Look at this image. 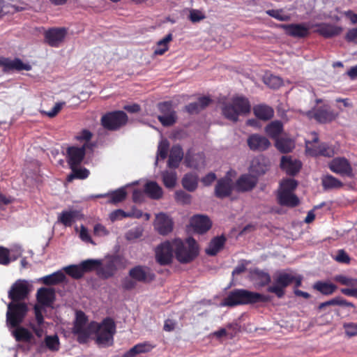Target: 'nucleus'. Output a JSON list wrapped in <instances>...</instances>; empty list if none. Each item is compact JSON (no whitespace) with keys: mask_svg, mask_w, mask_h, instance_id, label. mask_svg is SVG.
I'll return each instance as SVG.
<instances>
[{"mask_svg":"<svg viewBox=\"0 0 357 357\" xmlns=\"http://www.w3.org/2000/svg\"><path fill=\"white\" fill-rule=\"evenodd\" d=\"M305 114L309 118H314L317 121L321 123L331 122L337 117L335 114L328 104L317 106L312 110L307 111Z\"/></svg>","mask_w":357,"mask_h":357,"instance_id":"nucleus-9","label":"nucleus"},{"mask_svg":"<svg viewBox=\"0 0 357 357\" xmlns=\"http://www.w3.org/2000/svg\"><path fill=\"white\" fill-rule=\"evenodd\" d=\"M38 302L44 306H50L54 301L55 293L54 289L42 287L37 291Z\"/></svg>","mask_w":357,"mask_h":357,"instance_id":"nucleus-26","label":"nucleus"},{"mask_svg":"<svg viewBox=\"0 0 357 357\" xmlns=\"http://www.w3.org/2000/svg\"><path fill=\"white\" fill-rule=\"evenodd\" d=\"M225 243V238L224 236L215 237L206 249V254L210 256L215 255L223 248Z\"/></svg>","mask_w":357,"mask_h":357,"instance_id":"nucleus-31","label":"nucleus"},{"mask_svg":"<svg viewBox=\"0 0 357 357\" xmlns=\"http://www.w3.org/2000/svg\"><path fill=\"white\" fill-rule=\"evenodd\" d=\"M65 279V275L61 272H55L52 274L44 276L41 278V280L45 284H55L59 282H61L63 281Z\"/></svg>","mask_w":357,"mask_h":357,"instance_id":"nucleus-43","label":"nucleus"},{"mask_svg":"<svg viewBox=\"0 0 357 357\" xmlns=\"http://www.w3.org/2000/svg\"><path fill=\"white\" fill-rule=\"evenodd\" d=\"M267 301V297L259 293L238 289L230 291L222 303V306L233 307L252 304Z\"/></svg>","mask_w":357,"mask_h":357,"instance_id":"nucleus-3","label":"nucleus"},{"mask_svg":"<svg viewBox=\"0 0 357 357\" xmlns=\"http://www.w3.org/2000/svg\"><path fill=\"white\" fill-rule=\"evenodd\" d=\"M72 173L68 176V181H72L75 178L84 179L88 177L89 172L86 168H77L76 166L70 167Z\"/></svg>","mask_w":357,"mask_h":357,"instance_id":"nucleus-44","label":"nucleus"},{"mask_svg":"<svg viewBox=\"0 0 357 357\" xmlns=\"http://www.w3.org/2000/svg\"><path fill=\"white\" fill-rule=\"evenodd\" d=\"M129 275L132 279L142 282H148L154 278L151 269L142 266H137L130 269Z\"/></svg>","mask_w":357,"mask_h":357,"instance_id":"nucleus-15","label":"nucleus"},{"mask_svg":"<svg viewBox=\"0 0 357 357\" xmlns=\"http://www.w3.org/2000/svg\"><path fill=\"white\" fill-rule=\"evenodd\" d=\"M173 36L172 33L167 34L165 38L160 40L154 50L156 55H162L168 50V43L172 40Z\"/></svg>","mask_w":357,"mask_h":357,"instance_id":"nucleus-41","label":"nucleus"},{"mask_svg":"<svg viewBox=\"0 0 357 357\" xmlns=\"http://www.w3.org/2000/svg\"><path fill=\"white\" fill-rule=\"evenodd\" d=\"M232 188V180L228 176L222 178L218 180L215 185V195L220 198L227 197L231 192Z\"/></svg>","mask_w":357,"mask_h":357,"instance_id":"nucleus-23","label":"nucleus"},{"mask_svg":"<svg viewBox=\"0 0 357 357\" xmlns=\"http://www.w3.org/2000/svg\"><path fill=\"white\" fill-rule=\"evenodd\" d=\"M333 280L342 285L351 287H357V279L349 277L343 274L335 275L333 277Z\"/></svg>","mask_w":357,"mask_h":357,"instance_id":"nucleus-45","label":"nucleus"},{"mask_svg":"<svg viewBox=\"0 0 357 357\" xmlns=\"http://www.w3.org/2000/svg\"><path fill=\"white\" fill-rule=\"evenodd\" d=\"M185 165L190 168L199 169L205 167V157L202 153H188L185 158Z\"/></svg>","mask_w":357,"mask_h":357,"instance_id":"nucleus-25","label":"nucleus"},{"mask_svg":"<svg viewBox=\"0 0 357 357\" xmlns=\"http://www.w3.org/2000/svg\"><path fill=\"white\" fill-rule=\"evenodd\" d=\"M252 278L255 285L258 287H262L268 284L271 280V278L268 273L259 269L254 270Z\"/></svg>","mask_w":357,"mask_h":357,"instance_id":"nucleus-30","label":"nucleus"},{"mask_svg":"<svg viewBox=\"0 0 357 357\" xmlns=\"http://www.w3.org/2000/svg\"><path fill=\"white\" fill-rule=\"evenodd\" d=\"M264 82L272 89H278L282 85V79L280 77L273 75H266L264 77Z\"/></svg>","mask_w":357,"mask_h":357,"instance_id":"nucleus-48","label":"nucleus"},{"mask_svg":"<svg viewBox=\"0 0 357 357\" xmlns=\"http://www.w3.org/2000/svg\"><path fill=\"white\" fill-rule=\"evenodd\" d=\"M344 328L347 335L349 337L357 335V324L348 323L344 324Z\"/></svg>","mask_w":357,"mask_h":357,"instance_id":"nucleus-62","label":"nucleus"},{"mask_svg":"<svg viewBox=\"0 0 357 357\" xmlns=\"http://www.w3.org/2000/svg\"><path fill=\"white\" fill-rule=\"evenodd\" d=\"M142 235V229L140 227L133 228L127 233L126 238L128 240H133L139 238Z\"/></svg>","mask_w":357,"mask_h":357,"instance_id":"nucleus-63","label":"nucleus"},{"mask_svg":"<svg viewBox=\"0 0 357 357\" xmlns=\"http://www.w3.org/2000/svg\"><path fill=\"white\" fill-rule=\"evenodd\" d=\"M314 289L319 291L321 294L324 295H331L337 289V287L331 283L318 281L315 282L313 285Z\"/></svg>","mask_w":357,"mask_h":357,"instance_id":"nucleus-38","label":"nucleus"},{"mask_svg":"<svg viewBox=\"0 0 357 357\" xmlns=\"http://www.w3.org/2000/svg\"><path fill=\"white\" fill-rule=\"evenodd\" d=\"M78 212L76 211H63L58 215V222L66 227H70L75 222Z\"/></svg>","mask_w":357,"mask_h":357,"instance_id":"nucleus-34","label":"nucleus"},{"mask_svg":"<svg viewBox=\"0 0 357 357\" xmlns=\"http://www.w3.org/2000/svg\"><path fill=\"white\" fill-rule=\"evenodd\" d=\"M0 68L4 73H8L10 71H21V70H30L31 66L30 64L24 63L20 59H11L6 57H0Z\"/></svg>","mask_w":357,"mask_h":357,"instance_id":"nucleus-13","label":"nucleus"},{"mask_svg":"<svg viewBox=\"0 0 357 357\" xmlns=\"http://www.w3.org/2000/svg\"><path fill=\"white\" fill-rule=\"evenodd\" d=\"M128 121L126 114L123 111L109 112L101 119L102 125L108 130H117L124 126Z\"/></svg>","mask_w":357,"mask_h":357,"instance_id":"nucleus-10","label":"nucleus"},{"mask_svg":"<svg viewBox=\"0 0 357 357\" xmlns=\"http://www.w3.org/2000/svg\"><path fill=\"white\" fill-rule=\"evenodd\" d=\"M172 246L176 259L181 264L192 261L199 254L197 243L190 237L185 241L175 239L172 241Z\"/></svg>","mask_w":357,"mask_h":357,"instance_id":"nucleus-4","label":"nucleus"},{"mask_svg":"<svg viewBox=\"0 0 357 357\" xmlns=\"http://www.w3.org/2000/svg\"><path fill=\"white\" fill-rule=\"evenodd\" d=\"M79 236L82 241L86 243H90L91 244H95L93 240L91 239L89 232L88 229L83 225L80 227V230L79 232Z\"/></svg>","mask_w":357,"mask_h":357,"instance_id":"nucleus-61","label":"nucleus"},{"mask_svg":"<svg viewBox=\"0 0 357 357\" xmlns=\"http://www.w3.org/2000/svg\"><path fill=\"white\" fill-rule=\"evenodd\" d=\"M14 250L0 247V264L7 265L11 261V253Z\"/></svg>","mask_w":357,"mask_h":357,"instance_id":"nucleus-56","label":"nucleus"},{"mask_svg":"<svg viewBox=\"0 0 357 357\" xmlns=\"http://www.w3.org/2000/svg\"><path fill=\"white\" fill-rule=\"evenodd\" d=\"M84 147L70 146L67 149V161L70 167L79 165L84 159L86 153Z\"/></svg>","mask_w":357,"mask_h":357,"instance_id":"nucleus-17","label":"nucleus"},{"mask_svg":"<svg viewBox=\"0 0 357 357\" xmlns=\"http://www.w3.org/2000/svg\"><path fill=\"white\" fill-rule=\"evenodd\" d=\"M321 183L325 190L338 189L343 186L342 182L331 175L323 176Z\"/></svg>","mask_w":357,"mask_h":357,"instance_id":"nucleus-36","label":"nucleus"},{"mask_svg":"<svg viewBox=\"0 0 357 357\" xmlns=\"http://www.w3.org/2000/svg\"><path fill=\"white\" fill-rule=\"evenodd\" d=\"M280 166L287 174L295 175L299 172L301 162L298 160L292 159L290 156H282Z\"/></svg>","mask_w":357,"mask_h":357,"instance_id":"nucleus-24","label":"nucleus"},{"mask_svg":"<svg viewBox=\"0 0 357 357\" xmlns=\"http://www.w3.org/2000/svg\"><path fill=\"white\" fill-rule=\"evenodd\" d=\"M154 226L160 234L166 235L172 231L173 221L167 214L160 213L155 217Z\"/></svg>","mask_w":357,"mask_h":357,"instance_id":"nucleus-16","label":"nucleus"},{"mask_svg":"<svg viewBox=\"0 0 357 357\" xmlns=\"http://www.w3.org/2000/svg\"><path fill=\"white\" fill-rule=\"evenodd\" d=\"M190 225L197 232L202 234L211 228V222L206 215H197L191 218Z\"/></svg>","mask_w":357,"mask_h":357,"instance_id":"nucleus-22","label":"nucleus"},{"mask_svg":"<svg viewBox=\"0 0 357 357\" xmlns=\"http://www.w3.org/2000/svg\"><path fill=\"white\" fill-rule=\"evenodd\" d=\"M257 178L256 176L250 174L242 175L236 183V188L238 192L251 190L257 184Z\"/></svg>","mask_w":357,"mask_h":357,"instance_id":"nucleus-20","label":"nucleus"},{"mask_svg":"<svg viewBox=\"0 0 357 357\" xmlns=\"http://www.w3.org/2000/svg\"><path fill=\"white\" fill-rule=\"evenodd\" d=\"M182 185L188 191H195L198 185V176L193 173L186 174L182 179Z\"/></svg>","mask_w":357,"mask_h":357,"instance_id":"nucleus-32","label":"nucleus"},{"mask_svg":"<svg viewBox=\"0 0 357 357\" xmlns=\"http://www.w3.org/2000/svg\"><path fill=\"white\" fill-rule=\"evenodd\" d=\"M206 17L204 13L199 10L192 9L190 10L189 19L193 22H199Z\"/></svg>","mask_w":357,"mask_h":357,"instance_id":"nucleus-57","label":"nucleus"},{"mask_svg":"<svg viewBox=\"0 0 357 357\" xmlns=\"http://www.w3.org/2000/svg\"><path fill=\"white\" fill-rule=\"evenodd\" d=\"M31 285L26 280H18L11 287L8 292V297L12 301L24 299L30 291Z\"/></svg>","mask_w":357,"mask_h":357,"instance_id":"nucleus-14","label":"nucleus"},{"mask_svg":"<svg viewBox=\"0 0 357 357\" xmlns=\"http://www.w3.org/2000/svg\"><path fill=\"white\" fill-rule=\"evenodd\" d=\"M91 137L92 134L90 131L87 130H83L76 136V139L80 142L83 143L82 147H84L85 149H91V144H90L89 141Z\"/></svg>","mask_w":357,"mask_h":357,"instance_id":"nucleus-51","label":"nucleus"},{"mask_svg":"<svg viewBox=\"0 0 357 357\" xmlns=\"http://www.w3.org/2000/svg\"><path fill=\"white\" fill-rule=\"evenodd\" d=\"M65 271L67 274L72 276L74 278L78 279L83 275V271L81 266L71 265L65 268Z\"/></svg>","mask_w":357,"mask_h":357,"instance_id":"nucleus-54","label":"nucleus"},{"mask_svg":"<svg viewBox=\"0 0 357 357\" xmlns=\"http://www.w3.org/2000/svg\"><path fill=\"white\" fill-rule=\"evenodd\" d=\"M158 120L164 126H171L175 123L176 121V112L169 113L167 115H159Z\"/></svg>","mask_w":357,"mask_h":357,"instance_id":"nucleus-53","label":"nucleus"},{"mask_svg":"<svg viewBox=\"0 0 357 357\" xmlns=\"http://www.w3.org/2000/svg\"><path fill=\"white\" fill-rule=\"evenodd\" d=\"M345 39L348 42L357 44V28L349 29L345 36Z\"/></svg>","mask_w":357,"mask_h":357,"instance_id":"nucleus-64","label":"nucleus"},{"mask_svg":"<svg viewBox=\"0 0 357 357\" xmlns=\"http://www.w3.org/2000/svg\"><path fill=\"white\" fill-rule=\"evenodd\" d=\"M152 349L149 344H138L131 348L128 351L124 354L122 357H135L138 354L146 353Z\"/></svg>","mask_w":357,"mask_h":357,"instance_id":"nucleus-40","label":"nucleus"},{"mask_svg":"<svg viewBox=\"0 0 357 357\" xmlns=\"http://www.w3.org/2000/svg\"><path fill=\"white\" fill-rule=\"evenodd\" d=\"M282 129V123L279 121H274L269 123L265 130L269 137L277 139H279L278 136L281 134Z\"/></svg>","mask_w":357,"mask_h":357,"instance_id":"nucleus-37","label":"nucleus"},{"mask_svg":"<svg viewBox=\"0 0 357 357\" xmlns=\"http://www.w3.org/2000/svg\"><path fill=\"white\" fill-rule=\"evenodd\" d=\"M315 31L325 38H333L339 36L343 28L330 23H320L315 25Z\"/></svg>","mask_w":357,"mask_h":357,"instance_id":"nucleus-18","label":"nucleus"},{"mask_svg":"<svg viewBox=\"0 0 357 357\" xmlns=\"http://www.w3.org/2000/svg\"><path fill=\"white\" fill-rule=\"evenodd\" d=\"M275 146L282 153H289L294 148V142L291 139L279 138L275 141Z\"/></svg>","mask_w":357,"mask_h":357,"instance_id":"nucleus-39","label":"nucleus"},{"mask_svg":"<svg viewBox=\"0 0 357 357\" xmlns=\"http://www.w3.org/2000/svg\"><path fill=\"white\" fill-rule=\"evenodd\" d=\"M13 335L18 342H29L31 340L32 334L25 328L18 327L13 331Z\"/></svg>","mask_w":357,"mask_h":357,"instance_id":"nucleus-42","label":"nucleus"},{"mask_svg":"<svg viewBox=\"0 0 357 357\" xmlns=\"http://www.w3.org/2000/svg\"><path fill=\"white\" fill-rule=\"evenodd\" d=\"M73 331L77 336V341L79 343H86L91 334L96 333V342L98 344L109 346L113 344L116 325L110 318L105 319L101 324L94 321L87 324L85 314L82 311H78L76 312Z\"/></svg>","mask_w":357,"mask_h":357,"instance_id":"nucleus-1","label":"nucleus"},{"mask_svg":"<svg viewBox=\"0 0 357 357\" xmlns=\"http://www.w3.org/2000/svg\"><path fill=\"white\" fill-rule=\"evenodd\" d=\"M175 198L181 204H188L190 202L191 196L184 191L179 190L176 192Z\"/></svg>","mask_w":357,"mask_h":357,"instance_id":"nucleus-58","label":"nucleus"},{"mask_svg":"<svg viewBox=\"0 0 357 357\" xmlns=\"http://www.w3.org/2000/svg\"><path fill=\"white\" fill-rule=\"evenodd\" d=\"M266 13L280 21H288L291 19V15L289 13H287L283 9H272V10H268L266 11Z\"/></svg>","mask_w":357,"mask_h":357,"instance_id":"nucleus-49","label":"nucleus"},{"mask_svg":"<svg viewBox=\"0 0 357 357\" xmlns=\"http://www.w3.org/2000/svg\"><path fill=\"white\" fill-rule=\"evenodd\" d=\"M46 347L52 351H57L59 349V340L57 335H47L45 337Z\"/></svg>","mask_w":357,"mask_h":357,"instance_id":"nucleus-50","label":"nucleus"},{"mask_svg":"<svg viewBox=\"0 0 357 357\" xmlns=\"http://www.w3.org/2000/svg\"><path fill=\"white\" fill-rule=\"evenodd\" d=\"M169 144L167 139H162L160 142L159 143L158 147V155H157V159L155 160V165L158 164V158H160L161 159L164 160L168 153Z\"/></svg>","mask_w":357,"mask_h":357,"instance_id":"nucleus-52","label":"nucleus"},{"mask_svg":"<svg viewBox=\"0 0 357 357\" xmlns=\"http://www.w3.org/2000/svg\"><path fill=\"white\" fill-rule=\"evenodd\" d=\"M312 142H305V151L306 153L312 156L323 155L325 157H333L335 154L334 149L326 144H321L319 145L313 144H317L318 142V136L315 132L311 134Z\"/></svg>","mask_w":357,"mask_h":357,"instance_id":"nucleus-8","label":"nucleus"},{"mask_svg":"<svg viewBox=\"0 0 357 357\" xmlns=\"http://www.w3.org/2000/svg\"><path fill=\"white\" fill-rule=\"evenodd\" d=\"M101 264V261L98 259H87L82 261L80 266L82 268L83 272L89 271L94 269Z\"/></svg>","mask_w":357,"mask_h":357,"instance_id":"nucleus-55","label":"nucleus"},{"mask_svg":"<svg viewBox=\"0 0 357 357\" xmlns=\"http://www.w3.org/2000/svg\"><path fill=\"white\" fill-rule=\"evenodd\" d=\"M164 185L169 188H174L176 183V174L174 171H165L162 173Z\"/></svg>","mask_w":357,"mask_h":357,"instance_id":"nucleus-46","label":"nucleus"},{"mask_svg":"<svg viewBox=\"0 0 357 357\" xmlns=\"http://www.w3.org/2000/svg\"><path fill=\"white\" fill-rule=\"evenodd\" d=\"M130 215L128 212H125L121 209H117L112 212L109 215V218L112 222L118 220H121L124 218H128Z\"/></svg>","mask_w":357,"mask_h":357,"instance_id":"nucleus-59","label":"nucleus"},{"mask_svg":"<svg viewBox=\"0 0 357 357\" xmlns=\"http://www.w3.org/2000/svg\"><path fill=\"white\" fill-rule=\"evenodd\" d=\"M331 305H340V306H353L352 303L347 302L346 300L343 299L341 297H335L332 298L328 301L321 303L319 305V308L320 310Z\"/></svg>","mask_w":357,"mask_h":357,"instance_id":"nucleus-47","label":"nucleus"},{"mask_svg":"<svg viewBox=\"0 0 357 357\" xmlns=\"http://www.w3.org/2000/svg\"><path fill=\"white\" fill-rule=\"evenodd\" d=\"M253 111L258 119L264 121L269 120L274 114L273 108L266 105H256L254 107Z\"/></svg>","mask_w":357,"mask_h":357,"instance_id":"nucleus-29","label":"nucleus"},{"mask_svg":"<svg viewBox=\"0 0 357 357\" xmlns=\"http://www.w3.org/2000/svg\"><path fill=\"white\" fill-rule=\"evenodd\" d=\"M66 35L64 28L51 29L45 33L46 42L52 47H58Z\"/></svg>","mask_w":357,"mask_h":357,"instance_id":"nucleus-19","label":"nucleus"},{"mask_svg":"<svg viewBox=\"0 0 357 357\" xmlns=\"http://www.w3.org/2000/svg\"><path fill=\"white\" fill-rule=\"evenodd\" d=\"M173 252L172 241H165L161 243L155 250L157 262L162 266L169 264L173 259Z\"/></svg>","mask_w":357,"mask_h":357,"instance_id":"nucleus-12","label":"nucleus"},{"mask_svg":"<svg viewBox=\"0 0 357 357\" xmlns=\"http://www.w3.org/2000/svg\"><path fill=\"white\" fill-rule=\"evenodd\" d=\"M222 115L228 120L236 122L239 116H245L251 110L249 100L243 96H234L220 103Z\"/></svg>","mask_w":357,"mask_h":357,"instance_id":"nucleus-2","label":"nucleus"},{"mask_svg":"<svg viewBox=\"0 0 357 357\" xmlns=\"http://www.w3.org/2000/svg\"><path fill=\"white\" fill-rule=\"evenodd\" d=\"M109 197V200L108 203L111 204H117L123 202L126 197V192L124 188H119L116 190L112 192L111 193L105 194V195H98L96 197Z\"/></svg>","mask_w":357,"mask_h":357,"instance_id":"nucleus-33","label":"nucleus"},{"mask_svg":"<svg viewBox=\"0 0 357 357\" xmlns=\"http://www.w3.org/2000/svg\"><path fill=\"white\" fill-rule=\"evenodd\" d=\"M248 144L250 149L261 151L267 149L271 143L266 137L253 134L248 137Z\"/></svg>","mask_w":357,"mask_h":357,"instance_id":"nucleus-21","label":"nucleus"},{"mask_svg":"<svg viewBox=\"0 0 357 357\" xmlns=\"http://www.w3.org/2000/svg\"><path fill=\"white\" fill-rule=\"evenodd\" d=\"M145 192L152 199H159L162 195V188L156 182L150 181L146 183L144 186Z\"/></svg>","mask_w":357,"mask_h":357,"instance_id":"nucleus-35","label":"nucleus"},{"mask_svg":"<svg viewBox=\"0 0 357 357\" xmlns=\"http://www.w3.org/2000/svg\"><path fill=\"white\" fill-rule=\"evenodd\" d=\"M158 109L160 110V112L161 113L160 115H167V114H169V113L176 112L173 109L172 104L168 102L159 103Z\"/></svg>","mask_w":357,"mask_h":357,"instance_id":"nucleus-60","label":"nucleus"},{"mask_svg":"<svg viewBox=\"0 0 357 357\" xmlns=\"http://www.w3.org/2000/svg\"><path fill=\"white\" fill-rule=\"evenodd\" d=\"M183 158V152L181 147L178 145L174 146L170 151V154L168 160L169 167H178Z\"/></svg>","mask_w":357,"mask_h":357,"instance_id":"nucleus-27","label":"nucleus"},{"mask_svg":"<svg viewBox=\"0 0 357 357\" xmlns=\"http://www.w3.org/2000/svg\"><path fill=\"white\" fill-rule=\"evenodd\" d=\"M29 308L23 301H15L8 304L6 312L7 325L12 328L17 327L25 318Z\"/></svg>","mask_w":357,"mask_h":357,"instance_id":"nucleus-7","label":"nucleus"},{"mask_svg":"<svg viewBox=\"0 0 357 357\" xmlns=\"http://www.w3.org/2000/svg\"><path fill=\"white\" fill-rule=\"evenodd\" d=\"M293 282H295V289L301 285L302 277H296L285 272H281L273 276L272 284L267 288L270 293L275 294L278 298H282L285 294V289Z\"/></svg>","mask_w":357,"mask_h":357,"instance_id":"nucleus-5","label":"nucleus"},{"mask_svg":"<svg viewBox=\"0 0 357 357\" xmlns=\"http://www.w3.org/2000/svg\"><path fill=\"white\" fill-rule=\"evenodd\" d=\"M297 182L293 178H287L281 182L278 194V199L280 205L294 207L299 204L298 198L294 194Z\"/></svg>","mask_w":357,"mask_h":357,"instance_id":"nucleus-6","label":"nucleus"},{"mask_svg":"<svg viewBox=\"0 0 357 357\" xmlns=\"http://www.w3.org/2000/svg\"><path fill=\"white\" fill-rule=\"evenodd\" d=\"M330 169L337 174L352 177L353 169L349 160L345 158H335L333 159L328 164Z\"/></svg>","mask_w":357,"mask_h":357,"instance_id":"nucleus-11","label":"nucleus"},{"mask_svg":"<svg viewBox=\"0 0 357 357\" xmlns=\"http://www.w3.org/2000/svg\"><path fill=\"white\" fill-rule=\"evenodd\" d=\"M284 28L289 35L295 37H304L309 33V29L304 24H292L284 25Z\"/></svg>","mask_w":357,"mask_h":357,"instance_id":"nucleus-28","label":"nucleus"}]
</instances>
